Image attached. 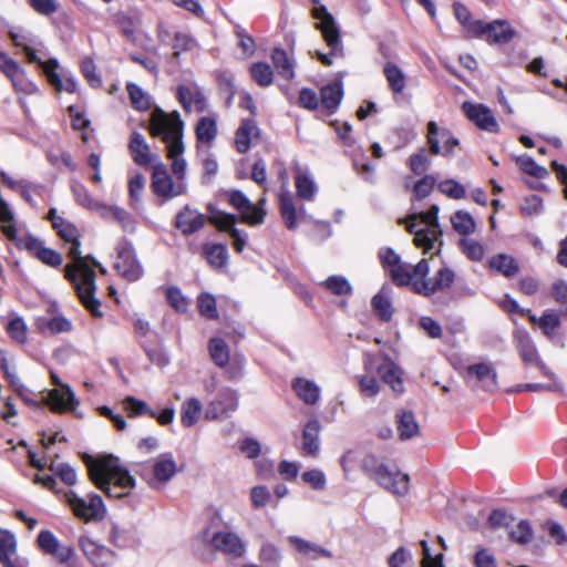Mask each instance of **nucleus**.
<instances>
[{
  "mask_svg": "<svg viewBox=\"0 0 567 567\" xmlns=\"http://www.w3.org/2000/svg\"><path fill=\"white\" fill-rule=\"evenodd\" d=\"M429 260L423 258L415 265L416 280L413 282V292L423 297H432L437 292L450 289L455 280V272L447 266L439 268L429 277Z\"/></svg>",
  "mask_w": 567,
  "mask_h": 567,
  "instance_id": "obj_4",
  "label": "nucleus"
},
{
  "mask_svg": "<svg viewBox=\"0 0 567 567\" xmlns=\"http://www.w3.org/2000/svg\"><path fill=\"white\" fill-rule=\"evenodd\" d=\"M204 225H205V216L195 209H190L188 206L184 207L176 215L175 226L185 236H188V235H192V234L198 231L199 229H202L204 227Z\"/></svg>",
  "mask_w": 567,
  "mask_h": 567,
  "instance_id": "obj_22",
  "label": "nucleus"
},
{
  "mask_svg": "<svg viewBox=\"0 0 567 567\" xmlns=\"http://www.w3.org/2000/svg\"><path fill=\"white\" fill-rule=\"evenodd\" d=\"M250 74L260 86H269L274 80V72L270 65L264 62L254 63L250 68Z\"/></svg>",
  "mask_w": 567,
  "mask_h": 567,
  "instance_id": "obj_51",
  "label": "nucleus"
},
{
  "mask_svg": "<svg viewBox=\"0 0 567 567\" xmlns=\"http://www.w3.org/2000/svg\"><path fill=\"white\" fill-rule=\"evenodd\" d=\"M386 274L389 275L391 281L398 287H406L411 286L413 290V282L416 280L415 276V265L411 266L408 262L400 261L392 268H390Z\"/></svg>",
  "mask_w": 567,
  "mask_h": 567,
  "instance_id": "obj_30",
  "label": "nucleus"
},
{
  "mask_svg": "<svg viewBox=\"0 0 567 567\" xmlns=\"http://www.w3.org/2000/svg\"><path fill=\"white\" fill-rule=\"evenodd\" d=\"M151 186L154 194L165 199H171L186 193V184L178 181L174 182L162 162L154 165Z\"/></svg>",
  "mask_w": 567,
  "mask_h": 567,
  "instance_id": "obj_9",
  "label": "nucleus"
},
{
  "mask_svg": "<svg viewBox=\"0 0 567 567\" xmlns=\"http://www.w3.org/2000/svg\"><path fill=\"white\" fill-rule=\"evenodd\" d=\"M377 372L394 392L402 393L404 391L401 369L388 355L377 367Z\"/></svg>",
  "mask_w": 567,
  "mask_h": 567,
  "instance_id": "obj_23",
  "label": "nucleus"
},
{
  "mask_svg": "<svg viewBox=\"0 0 567 567\" xmlns=\"http://www.w3.org/2000/svg\"><path fill=\"white\" fill-rule=\"evenodd\" d=\"M489 267L508 278L515 276L519 270V266L516 260L506 254L493 256L489 259Z\"/></svg>",
  "mask_w": 567,
  "mask_h": 567,
  "instance_id": "obj_40",
  "label": "nucleus"
},
{
  "mask_svg": "<svg viewBox=\"0 0 567 567\" xmlns=\"http://www.w3.org/2000/svg\"><path fill=\"white\" fill-rule=\"evenodd\" d=\"M509 537L517 544H527L532 540L533 528L527 520H520L514 528L509 530Z\"/></svg>",
  "mask_w": 567,
  "mask_h": 567,
  "instance_id": "obj_57",
  "label": "nucleus"
},
{
  "mask_svg": "<svg viewBox=\"0 0 567 567\" xmlns=\"http://www.w3.org/2000/svg\"><path fill=\"white\" fill-rule=\"evenodd\" d=\"M460 248L472 261H481L485 254L483 245L473 238H462L460 240Z\"/></svg>",
  "mask_w": 567,
  "mask_h": 567,
  "instance_id": "obj_53",
  "label": "nucleus"
},
{
  "mask_svg": "<svg viewBox=\"0 0 567 567\" xmlns=\"http://www.w3.org/2000/svg\"><path fill=\"white\" fill-rule=\"evenodd\" d=\"M516 163L524 173L534 177L542 178L547 174V171L544 167L538 166L530 156H519L516 158Z\"/></svg>",
  "mask_w": 567,
  "mask_h": 567,
  "instance_id": "obj_59",
  "label": "nucleus"
},
{
  "mask_svg": "<svg viewBox=\"0 0 567 567\" xmlns=\"http://www.w3.org/2000/svg\"><path fill=\"white\" fill-rule=\"evenodd\" d=\"M229 203L241 215V220L248 225H259L264 223L266 212L254 205L240 190L229 193Z\"/></svg>",
  "mask_w": 567,
  "mask_h": 567,
  "instance_id": "obj_12",
  "label": "nucleus"
},
{
  "mask_svg": "<svg viewBox=\"0 0 567 567\" xmlns=\"http://www.w3.org/2000/svg\"><path fill=\"white\" fill-rule=\"evenodd\" d=\"M342 95V87L338 83L324 85L320 90L321 104L331 113L339 106Z\"/></svg>",
  "mask_w": 567,
  "mask_h": 567,
  "instance_id": "obj_41",
  "label": "nucleus"
},
{
  "mask_svg": "<svg viewBox=\"0 0 567 567\" xmlns=\"http://www.w3.org/2000/svg\"><path fill=\"white\" fill-rule=\"evenodd\" d=\"M209 353L213 361L218 367H225L229 361V351L227 343L220 338H213L209 341Z\"/></svg>",
  "mask_w": 567,
  "mask_h": 567,
  "instance_id": "obj_48",
  "label": "nucleus"
},
{
  "mask_svg": "<svg viewBox=\"0 0 567 567\" xmlns=\"http://www.w3.org/2000/svg\"><path fill=\"white\" fill-rule=\"evenodd\" d=\"M210 545L214 549L230 556L233 558H240L246 553L245 542L234 532H217L210 539Z\"/></svg>",
  "mask_w": 567,
  "mask_h": 567,
  "instance_id": "obj_14",
  "label": "nucleus"
},
{
  "mask_svg": "<svg viewBox=\"0 0 567 567\" xmlns=\"http://www.w3.org/2000/svg\"><path fill=\"white\" fill-rule=\"evenodd\" d=\"M3 74L11 80L16 91L28 95H32L38 92V86L27 78L25 71L19 65L18 62L17 70H12L10 73Z\"/></svg>",
  "mask_w": 567,
  "mask_h": 567,
  "instance_id": "obj_39",
  "label": "nucleus"
},
{
  "mask_svg": "<svg viewBox=\"0 0 567 567\" xmlns=\"http://www.w3.org/2000/svg\"><path fill=\"white\" fill-rule=\"evenodd\" d=\"M127 93L132 103V106L137 111H146L151 107V97L144 92L137 84L128 83Z\"/></svg>",
  "mask_w": 567,
  "mask_h": 567,
  "instance_id": "obj_49",
  "label": "nucleus"
},
{
  "mask_svg": "<svg viewBox=\"0 0 567 567\" xmlns=\"http://www.w3.org/2000/svg\"><path fill=\"white\" fill-rule=\"evenodd\" d=\"M37 543L44 554L54 556L61 564H65L68 567H78L74 548L69 545H61L50 530H41Z\"/></svg>",
  "mask_w": 567,
  "mask_h": 567,
  "instance_id": "obj_10",
  "label": "nucleus"
},
{
  "mask_svg": "<svg viewBox=\"0 0 567 567\" xmlns=\"http://www.w3.org/2000/svg\"><path fill=\"white\" fill-rule=\"evenodd\" d=\"M84 463L91 481L110 498H124L135 486V478L113 455H105L97 460L86 455Z\"/></svg>",
  "mask_w": 567,
  "mask_h": 567,
  "instance_id": "obj_3",
  "label": "nucleus"
},
{
  "mask_svg": "<svg viewBox=\"0 0 567 567\" xmlns=\"http://www.w3.org/2000/svg\"><path fill=\"white\" fill-rule=\"evenodd\" d=\"M382 488L398 496H404L409 492L410 476L400 472H391L388 466L379 468L373 478Z\"/></svg>",
  "mask_w": 567,
  "mask_h": 567,
  "instance_id": "obj_15",
  "label": "nucleus"
},
{
  "mask_svg": "<svg viewBox=\"0 0 567 567\" xmlns=\"http://www.w3.org/2000/svg\"><path fill=\"white\" fill-rule=\"evenodd\" d=\"M326 287L332 293L342 296L351 292V286L348 280L340 276H331L326 280Z\"/></svg>",
  "mask_w": 567,
  "mask_h": 567,
  "instance_id": "obj_64",
  "label": "nucleus"
},
{
  "mask_svg": "<svg viewBox=\"0 0 567 567\" xmlns=\"http://www.w3.org/2000/svg\"><path fill=\"white\" fill-rule=\"evenodd\" d=\"M238 408V394L230 388H221L217 395L207 403L205 419L208 421L229 417Z\"/></svg>",
  "mask_w": 567,
  "mask_h": 567,
  "instance_id": "obj_8",
  "label": "nucleus"
},
{
  "mask_svg": "<svg viewBox=\"0 0 567 567\" xmlns=\"http://www.w3.org/2000/svg\"><path fill=\"white\" fill-rule=\"evenodd\" d=\"M281 558H282L281 551L276 545H274L269 542H264L261 544V547L259 550V559L262 563H265L271 567H278Z\"/></svg>",
  "mask_w": 567,
  "mask_h": 567,
  "instance_id": "obj_54",
  "label": "nucleus"
},
{
  "mask_svg": "<svg viewBox=\"0 0 567 567\" xmlns=\"http://www.w3.org/2000/svg\"><path fill=\"white\" fill-rule=\"evenodd\" d=\"M475 35L484 37L491 43H506L514 37V30L504 20H495L489 23L481 21V28Z\"/></svg>",
  "mask_w": 567,
  "mask_h": 567,
  "instance_id": "obj_17",
  "label": "nucleus"
},
{
  "mask_svg": "<svg viewBox=\"0 0 567 567\" xmlns=\"http://www.w3.org/2000/svg\"><path fill=\"white\" fill-rule=\"evenodd\" d=\"M391 292V287L389 285H383L380 291L371 300L373 311L383 322H389L393 316L394 310L390 300Z\"/></svg>",
  "mask_w": 567,
  "mask_h": 567,
  "instance_id": "obj_29",
  "label": "nucleus"
},
{
  "mask_svg": "<svg viewBox=\"0 0 567 567\" xmlns=\"http://www.w3.org/2000/svg\"><path fill=\"white\" fill-rule=\"evenodd\" d=\"M122 404L130 417H137L142 415L156 416V411H154L145 401L136 399L135 396H126Z\"/></svg>",
  "mask_w": 567,
  "mask_h": 567,
  "instance_id": "obj_44",
  "label": "nucleus"
},
{
  "mask_svg": "<svg viewBox=\"0 0 567 567\" xmlns=\"http://www.w3.org/2000/svg\"><path fill=\"white\" fill-rule=\"evenodd\" d=\"M467 375L482 383L486 391H492L497 385V372L487 363H477L467 367Z\"/></svg>",
  "mask_w": 567,
  "mask_h": 567,
  "instance_id": "obj_28",
  "label": "nucleus"
},
{
  "mask_svg": "<svg viewBox=\"0 0 567 567\" xmlns=\"http://www.w3.org/2000/svg\"><path fill=\"white\" fill-rule=\"evenodd\" d=\"M217 135L216 120L210 116L202 117L196 125V137L198 142L209 144Z\"/></svg>",
  "mask_w": 567,
  "mask_h": 567,
  "instance_id": "obj_45",
  "label": "nucleus"
},
{
  "mask_svg": "<svg viewBox=\"0 0 567 567\" xmlns=\"http://www.w3.org/2000/svg\"><path fill=\"white\" fill-rule=\"evenodd\" d=\"M295 185L299 198L308 202L315 199L317 186L307 172L298 168L297 175L295 177Z\"/></svg>",
  "mask_w": 567,
  "mask_h": 567,
  "instance_id": "obj_37",
  "label": "nucleus"
},
{
  "mask_svg": "<svg viewBox=\"0 0 567 567\" xmlns=\"http://www.w3.org/2000/svg\"><path fill=\"white\" fill-rule=\"evenodd\" d=\"M560 326V318L557 313L553 311L544 312L538 319V327L543 331V333L553 339L556 336V330Z\"/></svg>",
  "mask_w": 567,
  "mask_h": 567,
  "instance_id": "obj_52",
  "label": "nucleus"
},
{
  "mask_svg": "<svg viewBox=\"0 0 567 567\" xmlns=\"http://www.w3.org/2000/svg\"><path fill=\"white\" fill-rule=\"evenodd\" d=\"M128 151L133 162L140 166H148L153 163L157 164L159 162L158 156L151 152V147L144 135L137 131H134L131 134Z\"/></svg>",
  "mask_w": 567,
  "mask_h": 567,
  "instance_id": "obj_16",
  "label": "nucleus"
},
{
  "mask_svg": "<svg viewBox=\"0 0 567 567\" xmlns=\"http://www.w3.org/2000/svg\"><path fill=\"white\" fill-rule=\"evenodd\" d=\"M59 62L56 59H49L43 64V72L49 83L58 91H65L68 93H74L76 91V81L74 78H65L64 80L56 73Z\"/></svg>",
  "mask_w": 567,
  "mask_h": 567,
  "instance_id": "obj_26",
  "label": "nucleus"
},
{
  "mask_svg": "<svg viewBox=\"0 0 567 567\" xmlns=\"http://www.w3.org/2000/svg\"><path fill=\"white\" fill-rule=\"evenodd\" d=\"M513 340L520 359L526 364H534L539 355L529 333L524 329H516L513 332Z\"/></svg>",
  "mask_w": 567,
  "mask_h": 567,
  "instance_id": "obj_24",
  "label": "nucleus"
},
{
  "mask_svg": "<svg viewBox=\"0 0 567 567\" xmlns=\"http://www.w3.org/2000/svg\"><path fill=\"white\" fill-rule=\"evenodd\" d=\"M271 60L277 70V73L281 78H284L286 80H291L293 78V75H295L293 65H292L291 61L289 60L285 50H282L280 48L274 49V51L271 53Z\"/></svg>",
  "mask_w": 567,
  "mask_h": 567,
  "instance_id": "obj_43",
  "label": "nucleus"
},
{
  "mask_svg": "<svg viewBox=\"0 0 567 567\" xmlns=\"http://www.w3.org/2000/svg\"><path fill=\"white\" fill-rule=\"evenodd\" d=\"M203 411V403L197 398H190L182 404L181 421L186 427L194 426Z\"/></svg>",
  "mask_w": 567,
  "mask_h": 567,
  "instance_id": "obj_38",
  "label": "nucleus"
},
{
  "mask_svg": "<svg viewBox=\"0 0 567 567\" xmlns=\"http://www.w3.org/2000/svg\"><path fill=\"white\" fill-rule=\"evenodd\" d=\"M313 17L319 21L317 23V28L321 31L327 45L330 48L329 54L317 52V56L323 65L329 66L332 64L331 58L343 55L340 30L334 21V18L331 13L328 12L324 6L315 8Z\"/></svg>",
  "mask_w": 567,
  "mask_h": 567,
  "instance_id": "obj_5",
  "label": "nucleus"
},
{
  "mask_svg": "<svg viewBox=\"0 0 567 567\" xmlns=\"http://www.w3.org/2000/svg\"><path fill=\"white\" fill-rule=\"evenodd\" d=\"M210 221L220 230L228 231L229 235L231 234L233 229H237L235 227L237 218L233 214L217 212L212 215Z\"/></svg>",
  "mask_w": 567,
  "mask_h": 567,
  "instance_id": "obj_60",
  "label": "nucleus"
},
{
  "mask_svg": "<svg viewBox=\"0 0 567 567\" xmlns=\"http://www.w3.org/2000/svg\"><path fill=\"white\" fill-rule=\"evenodd\" d=\"M436 184V179L433 175H425L421 179H419L413 187V192L417 199H423L427 197L433 190Z\"/></svg>",
  "mask_w": 567,
  "mask_h": 567,
  "instance_id": "obj_62",
  "label": "nucleus"
},
{
  "mask_svg": "<svg viewBox=\"0 0 567 567\" xmlns=\"http://www.w3.org/2000/svg\"><path fill=\"white\" fill-rule=\"evenodd\" d=\"M453 10L455 18L462 24V27L466 30L467 33L475 34L476 30L481 28V20L473 21L471 12L468 9L460 3H453Z\"/></svg>",
  "mask_w": 567,
  "mask_h": 567,
  "instance_id": "obj_47",
  "label": "nucleus"
},
{
  "mask_svg": "<svg viewBox=\"0 0 567 567\" xmlns=\"http://www.w3.org/2000/svg\"><path fill=\"white\" fill-rule=\"evenodd\" d=\"M80 547L94 567H112L114 553L86 537L80 538Z\"/></svg>",
  "mask_w": 567,
  "mask_h": 567,
  "instance_id": "obj_18",
  "label": "nucleus"
},
{
  "mask_svg": "<svg viewBox=\"0 0 567 567\" xmlns=\"http://www.w3.org/2000/svg\"><path fill=\"white\" fill-rule=\"evenodd\" d=\"M292 388L300 400L306 404L313 405L320 398V388L310 380L297 378Z\"/></svg>",
  "mask_w": 567,
  "mask_h": 567,
  "instance_id": "obj_34",
  "label": "nucleus"
},
{
  "mask_svg": "<svg viewBox=\"0 0 567 567\" xmlns=\"http://www.w3.org/2000/svg\"><path fill=\"white\" fill-rule=\"evenodd\" d=\"M259 135L257 124L251 120H244L236 131L235 143L239 153L245 154L250 147L254 137Z\"/></svg>",
  "mask_w": 567,
  "mask_h": 567,
  "instance_id": "obj_31",
  "label": "nucleus"
},
{
  "mask_svg": "<svg viewBox=\"0 0 567 567\" xmlns=\"http://www.w3.org/2000/svg\"><path fill=\"white\" fill-rule=\"evenodd\" d=\"M383 74L389 89L394 94H401L406 86V75L396 64L386 62L383 66Z\"/></svg>",
  "mask_w": 567,
  "mask_h": 567,
  "instance_id": "obj_35",
  "label": "nucleus"
},
{
  "mask_svg": "<svg viewBox=\"0 0 567 567\" xmlns=\"http://www.w3.org/2000/svg\"><path fill=\"white\" fill-rule=\"evenodd\" d=\"M49 405L53 412H72L79 405L74 392L69 385L49 392Z\"/></svg>",
  "mask_w": 567,
  "mask_h": 567,
  "instance_id": "obj_21",
  "label": "nucleus"
},
{
  "mask_svg": "<svg viewBox=\"0 0 567 567\" xmlns=\"http://www.w3.org/2000/svg\"><path fill=\"white\" fill-rule=\"evenodd\" d=\"M415 227H416L415 221H406V230L410 234H414V239H413L414 244L417 247L423 248L424 251L427 252L429 250H431L433 248L434 241L441 235V230L440 229H431V228L416 230Z\"/></svg>",
  "mask_w": 567,
  "mask_h": 567,
  "instance_id": "obj_33",
  "label": "nucleus"
},
{
  "mask_svg": "<svg viewBox=\"0 0 567 567\" xmlns=\"http://www.w3.org/2000/svg\"><path fill=\"white\" fill-rule=\"evenodd\" d=\"M197 307L199 313L207 319H216L218 317L216 300L209 293H202L198 296Z\"/></svg>",
  "mask_w": 567,
  "mask_h": 567,
  "instance_id": "obj_56",
  "label": "nucleus"
},
{
  "mask_svg": "<svg viewBox=\"0 0 567 567\" xmlns=\"http://www.w3.org/2000/svg\"><path fill=\"white\" fill-rule=\"evenodd\" d=\"M426 127V142L430 153L444 157L453 156L455 147L458 146L460 142L453 136L451 131L445 127H440L434 121H430Z\"/></svg>",
  "mask_w": 567,
  "mask_h": 567,
  "instance_id": "obj_7",
  "label": "nucleus"
},
{
  "mask_svg": "<svg viewBox=\"0 0 567 567\" xmlns=\"http://www.w3.org/2000/svg\"><path fill=\"white\" fill-rule=\"evenodd\" d=\"M462 111L478 128L489 133H498L499 125L492 110L485 104L466 101L462 104Z\"/></svg>",
  "mask_w": 567,
  "mask_h": 567,
  "instance_id": "obj_11",
  "label": "nucleus"
},
{
  "mask_svg": "<svg viewBox=\"0 0 567 567\" xmlns=\"http://www.w3.org/2000/svg\"><path fill=\"white\" fill-rule=\"evenodd\" d=\"M398 433L401 440H410L419 432V424L411 411H401L396 414Z\"/></svg>",
  "mask_w": 567,
  "mask_h": 567,
  "instance_id": "obj_36",
  "label": "nucleus"
},
{
  "mask_svg": "<svg viewBox=\"0 0 567 567\" xmlns=\"http://www.w3.org/2000/svg\"><path fill=\"white\" fill-rule=\"evenodd\" d=\"M280 177L284 182V189L279 195L280 215L286 227L289 230H295L297 228V210L295 207L293 198L290 192L287 189L288 174L286 169L280 172Z\"/></svg>",
  "mask_w": 567,
  "mask_h": 567,
  "instance_id": "obj_20",
  "label": "nucleus"
},
{
  "mask_svg": "<svg viewBox=\"0 0 567 567\" xmlns=\"http://www.w3.org/2000/svg\"><path fill=\"white\" fill-rule=\"evenodd\" d=\"M167 300L172 308L178 312H185L188 308V301L182 291L176 287H169L166 291Z\"/></svg>",
  "mask_w": 567,
  "mask_h": 567,
  "instance_id": "obj_63",
  "label": "nucleus"
},
{
  "mask_svg": "<svg viewBox=\"0 0 567 567\" xmlns=\"http://www.w3.org/2000/svg\"><path fill=\"white\" fill-rule=\"evenodd\" d=\"M115 269L127 281H136L142 277L143 268L131 245H125L118 249Z\"/></svg>",
  "mask_w": 567,
  "mask_h": 567,
  "instance_id": "obj_13",
  "label": "nucleus"
},
{
  "mask_svg": "<svg viewBox=\"0 0 567 567\" xmlns=\"http://www.w3.org/2000/svg\"><path fill=\"white\" fill-rule=\"evenodd\" d=\"M204 254L207 262L214 268H223L228 260V250L221 244H207L204 246Z\"/></svg>",
  "mask_w": 567,
  "mask_h": 567,
  "instance_id": "obj_42",
  "label": "nucleus"
},
{
  "mask_svg": "<svg viewBox=\"0 0 567 567\" xmlns=\"http://www.w3.org/2000/svg\"><path fill=\"white\" fill-rule=\"evenodd\" d=\"M321 425L318 420H310L302 430V452L307 456H317L320 450L319 434Z\"/></svg>",
  "mask_w": 567,
  "mask_h": 567,
  "instance_id": "obj_27",
  "label": "nucleus"
},
{
  "mask_svg": "<svg viewBox=\"0 0 567 567\" xmlns=\"http://www.w3.org/2000/svg\"><path fill=\"white\" fill-rule=\"evenodd\" d=\"M81 70L83 76L87 80L92 87H100L102 84V80L96 72V66L94 61L91 58H85L82 61Z\"/></svg>",
  "mask_w": 567,
  "mask_h": 567,
  "instance_id": "obj_61",
  "label": "nucleus"
},
{
  "mask_svg": "<svg viewBox=\"0 0 567 567\" xmlns=\"http://www.w3.org/2000/svg\"><path fill=\"white\" fill-rule=\"evenodd\" d=\"M439 190L453 199L464 198L466 195L465 187L454 179H445L437 185Z\"/></svg>",
  "mask_w": 567,
  "mask_h": 567,
  "instance_id": "obj_58",
  "label": "nucleus"
},
{
  "mask_svg": "<svg viewBox=\"0 0 567 567\" xmlns=\"http://www.w3.org/2000/svg\"><path fill=\"white\" fill-rule=\"evenodd\" d=\"M150 133L161 138L166 144L167 157L172 161L171 168L176 181L184 182L187 163L183 157L185 146L183 143L184 123L179 113L174 111L166 113L155 107L150 117Z\"/></svg>",
  "mask_w": 567,
  "mask_h": 567,
  "instance_id": "obj_2",
  "label": "nucleus"
},
{
  "mask_svg": "<svg viewBox=\"0 0 567 567\" xmlns=\"http://www.w3.org/2000/svg\"><path fill=\"white\" fill-rule=\"evenodd\" d=\"M451 223L456 233L470 235L475 231L476 224L473 216L464 210H457L452 217Z\"/></svg>",
  "mask_w": 567,
  "mask_h": 567,
  "instance_id": "obj_46",
  "label": "nucleus"
},
{
  "mask_svg": "<svg viewBox=\"0 0 567 567\" xmlns=\"http://www.w3.org/2000/svg\"><path fill=\"white\" fill-rule=\"evenodd\" d=\"M409 165L415 175L424 174L431 165V158L426 154V150L421 148L417 153H413L409 158Z\"/></svg>",
  "mask_w": 567,
  "mask_h": 567,
  "instance_id": "obj_55",
  "label": "nucleus"
},
{
  "mask_svg": "<svg viewBox=\"0 0 567 567\" xmlns=\"http://www.w3.org/2000/svg\"><path fill=\"white\" fill-rule=\"evenodd\" d=\"M54 229L58 235L71 246L68 251V257L72 259L64 268V277L73 285L81 303L85 309L95 318H101V301L95 298L96 274L91 265L87 264L92 259L91 255L82 256L80 246V233L78 228L66 219H58L54 223Z\"/></svg>",
  "mask_w": 567,
  "mask_h": 567,
  "instance_id": "obj_1",
  "label": "nucleus"
},
{
  "mask_svg": "<svg viewBox=\"0 0 567 567\" xmlns=\"http://www.w3.org/2000/svg\"><path fill=\"white\" fill-rule=\"evenodd\" d=\"M17 553V539L8 530L0 529V563L12 559Z\"/></svg>",
  "mask_w": 567,
  "mask_h": 567,
  "instance_id": "obj_50",
  "label": "nucleus"
},
{
  "mask_svg": "<svg viewBox=\"0 0 567 567\" xmlns=\"http://www.w3.org/2000/svg\"><path fill=\"white\" fill-rule=\"evenodd\" d=\"M287 540L297 554L301 555L303 558L308 560H317L319 558H333V554L330 549L320 546L317 543L307 540L295 535L289 536Z\"/></svg>",
  "mask_w": 567,
  "mask_h": 567,
  "instance_id": "obj_19",
  "label": "nucleus"
},
{
  "mask_svg": "<svg viewBox=\"0 0 567 567\" xmlns=\"http://www.w3.org/2000/svg\"><path fill=\"white\" fill-rule=\"evenodd\" d=\"M177 96L186 112H189L192 109H195L197 112H203L206 109V99L196 86L179 85Z\"/></svg>",
  "mask_w": 567,
  "mask_h": 567,
  "instance_id": "obj_25",
  "label": "nucleus"
},
{
  "mask_svg": "<svg viewBox=\"0 0 567 567\" xmlns=\"http://www.w3.org/2000/svg\"><path fill=\"white\" fill-rule=\"evenodd\" d=\"M64 499L71 507L74 516L84 522L102 520L105 517L106 508L99 494H91L89 499H85L73 491H68L64 493Z\"/></svg>",
  "mask_w": 567,
  "mask_h": 567,
  "instance_id": "obj_6",
  "label": "nucleus"
},
{
  "mask_svg": "<svg viewBox=\"0 0 567 567\" xmlns=\"http://www.w3.org/2000/svg\"><path fill=\"white\" fill-rule=\"evenodd\" d=\"M177 466L171 453L161 454L153 464L154 478L157 482L166 483L176 473Z\"/></svg>",
  "mask_w": 567,
  "mask_h": 567,
  "instance_id": "obj_32",
  "label": "nucleus"
}]
</instances>
